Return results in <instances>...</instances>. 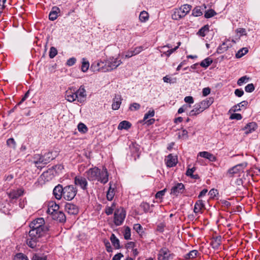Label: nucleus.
<instances>
[{
    "label": "nucleus",
    "mask_w": 260,
    "mask_h": 260,
    "mask_svg": "<svg viewBox=\"0 0 260 260\" xmlns=\"http://www.w3.org/2000/svg\"><path fill=\"white\" fill-rule=\"evenodd\" d=\"M45 221L43 218H38L31 222L29 224L30 235L34 236L35 235L42 236L48 229L44 225Z\"/></svg>",
    "instance_id": "f257e3e1"
},
{
    "label": "nucleus",
    "mask_w": 260,
    "mask_h": 260,
    "mask_svg": "<svg viewBox=\"0 0 260 260\" xmlns=\"http://www.w3.org/2000/svg\"><path fill=\"white\" fill-rule=\"evenodd\" d=\"M191 6L189 5H184L178 9H175L172 15V19L179 20L184 17L190 11Z\"/></svg>",
    "instance_id": "f03ea898"
},
{
    "label": "nucleus",
    "mask_w": 260,
    "mask_h": 260,
    "mask_svg": "<svg viewBox=\"0 0 260 260\" xmlns=\"http://www.w3.org/2000/svg\"><path fill=\"white\" fill-rule=\"evenodd\" d=\"M52 159V153L50 152H47L43 155L39 154H36L33 157L34 163L38 168L39 167V166H37L38 164H42L46 165Z\"/></svg>",
    "instance_id": "7ed1b4c3"
},
{
    "label": "nucleus",
    "mask_w": 260,
    "mask_h": 260,
    "mask_svg": "<svg viewBox=\"0 0 260 260\" xmlns=\"http://www.w3.org/2000/svg\"><path fill=\"white\" fill-rule=\"evenodd\" d=\"M77 192V189L73 185H67L64 187V192L63 198L66 200H72Z\"/></svg>",
    "instance_id": "20e7f679"
},
{
    "label": "nucleus",
    "mask_w": 260,
    "mask_h": 260,
    "mask_svg": "<svg viewBox=\"0 0 260 260\" xmlns=\"http://www.w3.org/2000/svg\"><path fill=\"white\" fill-rule=\"evenodd\" d=\"M126 215L125 211L123 208L117 209L114 212V222L117 226L122 224Z\"/></svg>",
    "instance_id": "39448f33"
},
{
    "label": "nucleus",
    "mask_w": 260,
    "mask_h": 260,
    "mask_svg": "<svg viewBox=\"0 0 260 260\" xmlns=\"http://www.w3.org/2000/svg\"><path fill=\"white\" fill-rule=\"evenodd\" d=\"M121 63V60L118 58L110 57L106 60V65L107 72H110L116 69Z\"/></svg>",
    "instance_id": "423d86ee"
},
{
    "label": "nucleus",
    "mask_w": 260,
    "mask_h": 260,
    "mask_svg": "<svg viewBox=\"0 0 260 260\" xmlns=\"http://www.w3.org/2000/svg\"><path fill=\"white\" fill-rule=\"evenodd\" d=\"M85 174L89 181H98L99 176L100 175V169L96 167L90 168L85 172Z\"/></svg>",
    "instance_id": "0eeeda50"
},
{
    "label": "nucleus",
    "mask_w": 260,
    "mask_h": 260,
    "mask_svg": "<svg viewBox=\"0 0 260 260\" xmlns=\"http://www.w3.org/2000/svg\"><path fill=\"white\" fill-rule=\"evenodd\" d=\"M247 165V163L245 162L237 165L228 170L227 175L229 177H232L235 174L240 172H243L244 169L246 167Z\"/></svg>",
    "instance_id": "6e6552de"
},
{
    "label": "nucleus",
    "mask_w": 260,
    "mask_h": 260,
    "mask_svg": "<svg viewBox=\"0 0 260 260\" xmlns=\"http://www.w3.org/2000/svg\"><path fill=\"white\" fill-rule=\"evenodd\" d=\"M90 69L94 72H107L106 60L105 61L99 60L94 61L91 64Z\"/></svg>",
    "instance_id": "1a4fd4ad"
},
{
    "label": "nucleus",
    "mask_w": 260,
    "mask_h": 260,
    "mask_svg": "<svg viewBox=\"0 0 260 260\" xmlns=\"http://www.w3.org/2000/svg\"><path fill=\"white\" fill-rule=\"evenodd\" d=\"M76 186L79 187L82 190H86L88 186V182L84 177L78 175L75 177L74 180Z\"/></svg>",
    "instance_id": "9d476101"
},
{
    "label": "nucleus",
    "mask_w": 260,
    "mask_h": 260,
    "mask_svg": "<svg viewBox=\"0 0 260 260\" xmlns=\"http://www.w3.org/2000/svg\"><path fill=\"white\" fill-rule=\"evenodd\" d=\"M173 254L167 248H161L159 252L158 255V260H169L173 258Z\"/></svg>",
    "instance_id": "9b49d317"
},
{
    "label": "nucleus",
    "mask_w": 260,
    "mask_h": 260,
    "mask_svg": "<svg viewBox=\"0 0 260 260\" xmlns=\"http://www.w3.org/2000/svg\"><path fill=\"white\" fill-rule=\"evenodd\" d=\"M185 190V186L182 183H177L171 189L170 194L178 196L180 193H182Z\"/></svg>",
    "instance_id": "f8f14e48"
},
{
    "label": "nucleus",
    "mask_w": 260,
    "mask_h": 260,
    "mask_svg": "<svg viewBox=\"0 0 260 260\" xmlns=\"http://www.w3.org/2000/svg\"><path fill=\"white\" fill-rule=\"evenodd\" d=\"M29 238H27L26 241L27 245L31 248H35L37 247L38 242H39V239L41 237L39 235H35L34 236L30 235V233H28Z\"/></svg>",
    "instance_id": "ddd939ff"
},
{
    "label": "nucleus",
    "mask_w": 260,
    "mask_h": 260,
    "mask_svg": "<svg viewBox=\"0 0 260 260\" xmlns=\"http://www.w3.org/2000/svg\"><path fill=\"white\" fill-rule=\"evenodd\" d=\"M100 174L98 181L103 184H106L109 180V174L106 168H104L102 171L100 169Z\"/></svg>",
    "instance_id": "4468645a"
},
{
    "label": "nucleus",
    "mask_w": 260,
    "mask_h": 260,
    "mask_svg": "<svg viewBox=\"0 0 260 260\" xmlns=\"http://www.w3.org/2000/svg\"><path fill=\"white\" fill-rule=\"evenodd\" d=\"M64 187L60 184L56 186L53 190V193L57 200H60L63 196Z\"/></svg>",
    "instance_id": "2eb2a0df"
},
{
    "label": "nucleus",
    "mask_w": 260,
    "mask_h": 260,
    "mask_svg": "<svg viewBox=\"0 0 260 260\" xmlns=\"http://www.w3.org/2000/svg\"><path fill=\"white\" fill-rule=\"evenodd\" d=\"M76 95H77V101L80 103L84 101V99L86 96V91L84 86L81 85L78 90L76 91Z\"/></svg>",
    "instance_id": "dca6fc26"
},
{
    "label": "nucleus",
    "mask_w": 260,
    "mask_h": 260,
    "mask_svg": "<svg viewBox=\"0 0 260 260\" xmlns=\"http://www.w3.org/2000/svg\"><path fill=\"white\" fill-rule=\"evenodd\" d=\"M65 209L69 214L72 215L77 214L79 211L78 207L76 205L71 203H68L66 205Z\"/></svg>",
    "instance_id": "f3484780"
},
{
    "label": "nucleus",
    "mask_w": 260,
    "mask_h": 260,
    "mask_svg": "<svg viewBox=\"0 0 260 260\" xmlns=\"http://www.w3.org/2000/svg\"><path fill=\"white\" fill-rule=\"evenodd\" d=\"M167 167H173L177 163V157L175 155L170 154L166 159Z\"/></svg>",
    "instance_id": "a211bd4d"
},
{
    "label": "nucleus",
    "mask_w": 260,
    "mask_h": 260,
    "mask_svg": "<svg viewBox=\"0 0 260 260\" xmlns=\"http://www.w3.org/2000/svg\"><path fill=\"white\" fill-rule=\"evenodd\" d=\"M65 97L66 99L70 102H73L77 99L76 91L74 90L72 91L71 89H69L66 91Z\"/></svg>",
    "instance_id": "6ab92c4d"
},
{
    "label": "nucleus",
    "mask_w": 260,
    "mask_h": 260,
    "mask_svg": "<svg viewBox=\"0 0 260 260\" xmlns=\"http://www.w3.org/2000/svg\"><path fill=\"white\" fill-rule=\"evenodd\" d=\"M59 206L55 203L51 202L48 205V208L47 212L53 216L55 213L59 211Z\"/></svg>",
    "instance_id": "aec40b11"
},
{
    "label": "nucleus",
    "mask_w": 260,
    "mask_h": 260,
    "mask_svg": "<svg viewBox=\"0 0 260 260\" xmlns=\"http://www.w3.org/2000/svg\"><path fill=\"white\" fill-rule=\"evenodd\" d=\"M122 98L121 96L119 94L115 95L113 100V104L112 105V108L114 110H118L121 104Z\"/></svg>",
    "instance_id": "412c9836"
},
{
    "label": "nucleus",
    "mask_w": 260,
    "mask_h": 260,
    "mask_svg": "<svg viewBox=\"0 0 260 260\" xmlns=\"http://www.w3.org/2000/svg\"><path fill=\"white\" fill-rule=\"evenodd\" d=\"M205 208V205L202 200H199L195 203L193 211L196 214L202 213V210Z\"/></svg>",
    "instance_id": "4be33fe9"
},
{
    "label": "nucleus",
    "mask_w": 260,
    "mask_h": 260,
    "mask_svg": "<svg viewBox=\"0 0 260 260\" xmlns=\"http://www.w3.org/2000/svg\"><path fill=\"white\" fill-rule=\"evenodd\" d=\"M257 128V124L255 122H250L248 123L243 129L244 131V133L245 134L247 135L248 134L251 133Z\"/></svg>",
    "instance_id": "5701e85b"
},
{
    "label": "nucleus",
    "mask_w": 260,
    "mask_h": 260,
    "mask_svg": "<svg viewBox=\"0 0 260 260\" xmlns=\"http://www.w3.org/2000/svg\"><path fill=\"white\" fill-rule=\"evenodd\" d=\"M112 182L109 183V189L107 193V198L109 201H112L115 195V186Z\"/></svg>",
    "instance_id": "b1692460"
},
{
    "label": "nucleus",
    "mask_w": 260,
    "mask_h": 260,
    "mask_svg": "<svg viewBox=\"0 0 260 260\" xmlns=\"http://www.w3.org/2000/svg\"><path fill=\"white\" fill-rule=\"evenodd\" d=\"M23 190L22 189H18L17 190H14L11 191L8 196L11 199H17L19 197L21 196L23 193Z\"/></svg>",
    "instance_id": "393cba45"
},
{
    "label": "nucleus",
    "mask_w": 260,
    "mask_h": 260,
    "mask_svg": "<svg viewBox=\"0 0 260 260\" xmlns=\"http://www.w3.org/2000/svg\"><path fill=\"white\" fill-rule=\"evenodd\" d=\"M52 218L60 222H64L66 220V217L64 214L60 211H58L55 213L52 216Z\"/></svg>",
    "instance_id": "a878e982"
},
{
    "label": "nucleus",
    "mask_w": 260,
    "mask_h": 260,
    "mask_svg": "<svg viewBox=\"0 0 260 260\" xmlns=\"http://www.w3.org/2000/svg\"><path fill=\"white\" fill-rule=\"evenodd\" d=\"M59 12L60 9L58 7H53L49 15V19L52 21L56 19L58 17V13Z\"/></svg>",
    "instance_id": "bb28decb"
},
{
    "label": "nucleus",
    "mask_w": 260,
    "mask_h": 260,
    "mask_svg": "<svg viewBox=\"0 0 260 260\" xmlns=\"http://www.w3.org/2000/svg\"><path fill=\"white\" fill-rule=\"evenodd\" d=\"M214 99L213 98H209L205 100L200 102L199 104L202 107V108L205 110L207 109L213 103Z\"/></svg>",
    "instance_id": "cd10ccee"
},
{
    "label": "nucleus",
    "mask_w": 260,
    "mask_h": 260,
    "mask_svg": "<svg viewBox=\"0 0 260 260\" xmlns=\"http://www.w3.org/2000/svg\"><path fill=\"white\" fill-rule=\"evenodd\" d=\"M199 155L202 157L209 159L211 161L216 160V157L213 154L207 151L200 152Z\"/></svg>",
    "instance_id": "c85d7f7f"
},
{
    "label": "nucleus",
    "mask_w": 260,
    "mask_h": 260,
    "mask_svg": "<svg viewBox=\"0 0 260 260\" xmlns=\"http://www.w3.org/2000/svg\"><path fill=\"white\" fill-rule=\"evenodd\" d=\"M194 107V108L189 112V115L191 116L197 115L204 111L199 103L196 104Z\"/></svg>",
    "instance_id": "c756f323"
},
{
    "label": "nucleus",
    "mask_w": 260,
    "mask_h": 260,
    "mask_svg": "<svg viewBox=\"0 0 260 260\" xmlns=\"http://www.w3.org/2000/svg\"><path fill=\"white\" fill-rule=\"evenodd\" d=\"M221 238L220 236L216 237L214 238L213 240L211 242V245L214 249H218L219 246L221 244Z\"/></svg>",
    "instance_id": "7c9ffc66"
},
{
    "label": "nucleus",
    "mask_w": 260,
    "mask_h": 260,
    "mask_svg": "<svg viewBox=\"0 0 260 260\" xmlns=\"http://www.w3.org/2000/svg\"><path fill=\"white\" fill-rule=\"evenodd\" d=\"M132 126V124L126 120L120 122L118 126V129L119 130L128 129Z\"/></svg>",
    "instance_id": "2f4dec72"
},
{
    "label": "nucleus",
    "mask_w": 260,
    "mask_h": 260,
    "mask_svg": "<svg viewBox=\"0 0 260 260\" xmlns=\"http://www.w3.org/2000/svg\"><path fill=\"white\" fill-rule=\"evenodd\" d=\"M209 31V26L208 25H205L199 29L197 34L201 37H205Z\"/></svg>",
    "instance_id": "473e14b6"
},
{
    "label": "nucleus",
    "mask_w": 260,
    "mask_h": 260,
    "mask_svg": "<svg viewBox=\"0 0 260 260\" xmlns=\"http://www.w3.org/2000/svg\"><path fill=\"white\" fill-rule=\"evenodd\" d=\"M110 240L116 249H119L120 248L119 240L116 238L114 234H112L110 237Z\"/></svg>",
    "instance_id": "72a5a7b5"
},
{
    "label": "nucleus",
    "mask_w": 260,
    "mask_h": 260,
    "mask_svg": "<svg viewBox=\"0 0 260 260\" xmlns=\"http://www.w3.org/2000/svg\"><path fill=\"white\" fill-rule=\"evenodd\" d=\"M89 67V61L85 58L82 59L81 71L85 73L87 71Z\"/></svg>",
    "instance_id": "f704fd0d"
},
{
    "label": "nucleus",
    "mask_w": 260,
    "mask_h": 260,
    "mask_svg": "<svg viewBox=\"0 0 260 260\" xmlns=\"http://www.w3.org/2000/svg\"><path fill=\"white\" fill-rule=\"evenodd\" d=\"M213 62L212 59L210 57H207L202 60L200 63V66L204 68L208 67Z\"/></svg>",
    "instance_id": "c9c22d12"
},
{
    "label": "nucleus",
    "mask_w": 260,
    "mask_h": 260,
    "mask_svg": "<svg viewBox=\"0 0 260 260\" xmlns=\"http://www.w3.org/2000/svg\"><path fill=\"white\" fill-rule=\"evenodd\" d=\"M149 18V14L148 13L145 11H142L139 15V19L141 22H145L148 20Z\"/></svg>",
    "instance_id": "e433bc0d"
},
{
    "label": "nucleus",
    "mask_w": 260,
    "mask_h": 260,
    "mask_svg": "<svg viewBox=\"0 0 260 260\" xmlns=\"http://www.w3.org/2000/svg\"><path fill=\"white\" fill-rule=\"evenodd\" d=\"M7 145L10 148L15 149L16 147V143L13 138H9L7 140Z\"/></svg>",
    "instance_id": "4c0bfd02"
},
{
    "label": "nucleus",
    "mask_w": 260,
    "mask_h": 260,
    "mask_svg": "<svg viewBox=\"0 0 260 260\" xmlns=\"http://www.w3.org/2000/svg\"><path fill=\"white\" fill-rule=\"evenodd\" d=\"M250 78L247 76H244L239 78L237 81V84L239 86H241L244 83H246L249 81Z\"/></svg>",
    "instance_id": "58836bf2"
},
{
    "label": "nucleus",
    "mask_w": 260,
    "mask_h": 260,
    "mask_svg": "<svg viewBox=\"0 0 260 260\" xmlns=\"http://www.w3.org/2000/svg\"><path fill=\"white\" fill-rule=\"evenodd\" d=\"M198 251L196 250H192L190 251L185 255L186 259H190L196 257L198 254Z\"/></svg>",
    "instance_id": "ea45409f"
},
{
    "label": "nucleus",
    "mask_w": 260,
    "mask_h": 260,
    "mask_svg": "<svg viewBox=\"0 0 260 260\" xmlns=\"http://www.w3.org/2000/svg\"><path fill=\"white\" fill-rule=\"evenodd\" d=\"M248 52V49L247 48H243L240 49L236 54V57L238 58H241L244 55Z\"/></svg>",
    "instance_id": "a19ab883"
},
{
    "label": "nucleus",
    "mask_w": 260,
    "mask_h": 260,
    "mask_svg": "<svg viewBox=\"0 0 260 260\" xmlns=\"http://www.w3.org/2000/svg\"><path fill=\"white\" fill-rule=\"evenodd\" d=\"M202 14L201 7H196L192 10V15L194 16L198 17L202 15Z\"/></svg>",
    "instance_id": "79ce46f5"
},
{
    "label": "nucleus",
    "mask_w": 260,
    "mask_h": 260,
    "mask_svg": "<svg viewBox=\"0 0 260 260\" xmlns=\"http://www.w3.org/2000/svg\"><path fill=\"white\" fill-rule=\"evenodd\" d=\"M32 260H46V256L41 254H34L32 257Z\"/></svg>",
    "instance_id": "37998d69"
},
{
    "label": "nucleus",
    "mask_w": 260,
    "mask_h": 260,
    "mask_svg": "<svg viewBox=\"0 0 260 260\" xmlns=\"http://www.w3.org/2000/svg\"><path fill=\"white\" fill-rule=\"evenodd\" d=\"M216 14V13L214 11V10L210 9L205 12L204 16L206 18H210L213 17Z\"/></svg>",
    "instance_id": "c03bdc74"
},
{
    "label": "nucleus",
    "mask_w": 260,
    "mask_h": 260,
    "mask_svg": "<svg viewBox=\"0 0 260 260\" xmlns=\"http://www.w3.org/2000/svg\"><path fill=\"white\" fill-rule=\"evenodd\" d=\"M14 260H28L27 257L21 253H17L15 257Z\"/></svg>",
    "instance_id": "a18cd8bd"
},
{
    "label": "nucleus",
    "mask_w": 260,
    "mask_h": 260,
    "mask_svg": "<svg viewBox=\"0 0 260 260\" xmlns=\"http://www.w3.org/2000/svg\"><path fill=\"white\" fill-rule=\"evenodd\" d=\"M57 54V49L54 47H51L49 51V57L50 58H53Z\"/></svg>",
    "instance_id": "49530a36"
},
{
    "label": "nucleus",
    "mask_w": 260,
    "mask_h": 260,
    "mask_svg": "<svg viewBox=\"0 0 260 260\" xmlns=\"http://www.w3.org/2000/svg\"><path fill=\"white\" fill-rule=\"evenodd\" d=\"M163 80L164 82L166 83H175L176 82V79L172 78L169 76H166L163 78Z\"/></svg>",
    "instance_id": "de8ad7c7"
},
{
    "label": "nucleus",
    "mask_w": 260,
    "mask_h": 260,
    "mask_svg": "<svg viewBox=\"0 0 260 260\" xmlns=\"http://www.w3.org/2000/svg\"><path fill=\"white\" fill-rule=\"evenodd\" d=\"M140 207L145 213L148 212L150 210V205L146 202L142 203Z\"/></svg>",
    "instance_id": "09e8293b"
},
{
    "label": "nucleus",
    "mask_w": 260,
    "mask_h": 260,
    "mask_svg": "<svg viewBox=\"0 0 260 260\" xmlns=\"http://www.w3.org/2000/svg\"><path fill=\"white\" fill-rule=\"evenodd\" d=\"M140 105L137 103H134L130 105L129 107V109L131 111H136L138 110L140 108Z\"/></svg>",
    "instance_id": "8fccbe9b"
},
{
    "label": "nucleus",
    "mask_w": 260,
    "mask_h": 260,
    "mask_svg": "<svg viewBox=\"0 0 260 260\" xmlns=\"http://www.w3.org/2000/svg\"><path fill=\"white\" fill-rule=\"evenodd\" d=\"M154 111L153 110L149 111L147 113L144 115L143 121H146L147 119L152 117L154 116Z\"/></svg>",
    "instance_id": "3c124183"
},
{
    "label": "nucleus",
    "mask_w": 260,
    "mask_h": 260,
    "mask_svg": "<svg viewBox=\"0 0 260 260\" xmlns=\"http://www.w3.org/2000/svg\"><path fill=\"white\" fill-rule=\"evenodd\" d=\"M78 128L79 132L82 133H85L87 131V127L86 126L82 123H80L78 125Z\"/></svg>",
    "instance_id": "603ef678"
},
{
    "label": "nucleus",
    "mask_w": 260,
    "mask_h": 260,
    "mask_svg": "<svg viewBox=\"0 0 260 260\" xmlns=\"http://www.w3.org/2000/svg\"><path fill=\"white\" fill-rule=\"evenodd\" d=\"M131 229L129 228L126 227L124 231V237L125 239L128 240L131 239Z\"/></svg>",
    "instance_id": "864d4df0"
},
{
    "label": "nucleus",
    "mask_w": 260,
    "mask_h": 260,
    "mask_svg": "<svg viewBox=\"0 0 260 260\" xmlns=\"http://www.w3.org/2000/svg\"><path fill=\"white\" fill-rule=\"evenodd\" d=\"M115 205L113 203L111 207H107L105 210V213L107 215H109L113 213V212L114 210Z\"/></svg>",
    "instance_id": "5fc2aeb1"
},
{
    "label": "nucleus",
    "mask_w": 260,
    "mask_h": 260,
    "mask_svg": "<svg viewBox=\"0 0 260 260\" xmlns=\"http://www.w3.org/2000/svg\"><path fill=\"white\" fill-rule=\"evenodd\" d=\"M167 188H165L162 190L157 192L155 196V198L161 199L162 197L165 195L166 192L167 191Z\"/></svg>",
    "instance_id": "6e6d98bb"
},
{
    "label": "nucleus",
    "mask_w": 260,
    "mask_h": 260,
    "mask_svg": "<svg viewBox=\"0 0 260 260\" xmlns=\"http://www.w3.org/2000/svg\"><path fill=\"white\" fill-rule=\"evenodd\" d=\"M254 86L252 83L248 84L245 87V90L247 92H251L254 91Z\"/></svg>",
    "instance_id": "4d7b16f0"
},
{
    "label": "nucleus",
    "mask_w": 260,
    "mask_h": 260,
    "mask_svg": "<svg viewBox=\"0 0 260 260\" xmlns=\"http://www.w3.org/2000/svg\"><path fill=\"white\" fill-rule=\"evenodd\" d=\"M77 60L75 57H71L67 60L66 62V65L69 67H71L73 66L76 62Z\"/></svg>",
    "instance_id": "13d9d810"
},
{
    "label": "nucleus",
    "mask_w": 260,
    "mask_h": 260,
    "mask_svg": "<svg viewBox=\"0 0 260 260\" xmlns=\"http://www.w3.org/2000/svg\"><path fill=\"white\" fill-rule=\"evenodd\" d=\"M143 50V47L142 46H139L131 50L132 51L133 54L135 55L140 53Z\"/></svg>",
    "instance_id": "bf43d9fd"
},
{
    "label": "nucleus",
    "mask_w": 260,
    "mask_h": 260,
    "mask_svg": "<svg viewBox=\"0 0 260 260\" xmlns=\"http://www.w3.org/2000/svg\"><path fill=\"white\" fill-rule=\"evenodd\" d=\"M133 229L138 233L140 234L142 232V226L139 223H137L134 225Z\"/></svg>",
    "instance_id": "052dcab7"
},
{
    "label": "nucleus",
    "mask_w": 260,
    "mask_h": 260,
    "mask_svg": "<svg viewBox=\"0 0 260 260\" xmlns=\"http://www.w3.org/2000/svg\"><path fill=\"white\" fill-rule=\"evenodd\" d=\"M230 118L231 119L241 120L242 118V116L240 114L234 113L231 115Z\"/></svg>",
    "instance_id": "680f3d73"
},
{
    "label": "nucleus",
    "mask_w": 260,
    "mask_h": 260,
    "mask_svg": "<svg viewBox=\"0 0 260 260\" xmlns=\"http://www.w3.org/2000/svg\"><path fill=\"white\" fill-rule=\"evenodd\" d=\"M188 132L186 130L183 129L181 133L179 134V137L181 139H187L188 138Z\"/></svg>",
    "instance_id": "e2e57ef3"
},
{
    "label": "nucleus",
    "mask_w": 260,
    "mask_h": 260,
    "mask_svg": "<svg viewBox=\"0 0 260 260\" xmlns=\"http://www.w3.org/2000/svg\"><path fill=\"white\" fill-rule=\"evenodd\" d=\"M235 94L238 97H241L244 94V91L241 89H236L235 90Z\"/></svg>",
    "instance_id": "0e129e2a"
},
{
    "label": "nucleus",
    "mask_w": 260,
    "mask_h": 260,
    "mask_svg": "<svg viewBox=\"0 0 260 260\" xmlns=\"http://www.w3.org/2000/svg\"><path fill=\"white\" fill-rule=\"evenodd\" d=\"M184 100L186 103L193 104L194 103L193 98L191 96H187L185 97Z\"/></svg>",
    "instance_id": "69168bd1"
},
{
    "label": "nucleus",
    "mask_w": 260,
    "mask_h": 260,
    "mask_svg": "<svg viewBox=\"0 0 260 260\" xmlns=\"http://www.w3.org/2000/svg\"><path fill=\"white\" fill-rule=\"evenodd\" d=\"M211 89L209 87H206L203 88L202 91L203 95L206 96L210 94Z\"/></svg>",
    "instance_id": "338daca9"
},
{
    "label": "nucleus",
    "mask_w": 260,
    "mask_h": 260,
    "mask_svg": "<svg viewBox=\"0 0 260 260\" xmlns=\"http://www.w3.org/2000/svg\"><path fill=\"white\" fill-rule=\"evenodd\" d=\"M236 31L238 34H240V36H243V35H246L247 34H246V29L245 28H238L237 29H236Z\"/></svg>",
    "instance_id": "774afa93"
}]
</instances>
